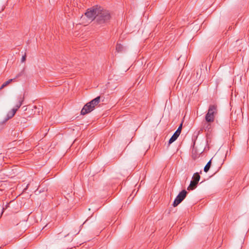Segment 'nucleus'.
Returning <instances> with one entry per match:
<instances>
[{
  "label": "nucleus",
  "instance_id": "nucleus-9",
  "mask_svg": "<svg viewBox=\"0 0 249 249\" xmlns=\"http://www.w3.org/2000/svg\"><path fill=\"white\" fill-rule=\"evenodd\" d=\"M100 99L101 97L100 96H98L94 98V99L92 100L91 101L89 102V104L91 105V107H93V108H95V106H97L99 103L100 102Z\"/></svg>",
  "mask_w": 249,
  "mask_h": 249
},
{
  "label": "nucleus",
  "instance_id": "nucleus-15",
  "mask_svg": "<svg viewBox=\"0 0 249 249\" xmlns=\"http://www.w3.org/2000/svg\"><path fill=\"white\" fill-rule=\"evenodd\" d=\"M182 126V124H180V125L179 126V127H178V129L176 131L177 133H178L179 135H180V134L181 133V131Z\"/></svg>",
  "mask_w": 249,
  "mask_h": 249
},
{
  "label": "nucleus",
  "instance_id": "nucleus-4",
  "mask_svg": "<svg viewBox=\"0 0 249 249\" xmlns=\"http://www.w3.org/2000/svg\"><path fill=\"white\" fill-rule=\"evenodd\" d=\"M200 176L198 173H195L193 177V180L191 181L190 185L188 186V190H193L194 189L197 184L199 179Z\"/></svg>",
  "mask_w": 249,
  "mask_h": 249
},
{
  "label": "nucleus",
  "instance_id": "nucleus-7",
  "mask_svg": "<svg viewBox=\"0 0 249 249\" xmlns=\"http://www.w3.org/2000/svg\"><path fill=\"white\" fill-rule=\"evenodd\" d=\"M26 222L23 221L22 223H19L17 224V230H19L20 232H23L26 230Z\"/></svg>",
  "mask_w": 249,
  "mask_h": 249
},
{
  "label": "nucleus",
  "instance_id": "nucleus-16",
  "mask_svg": "<svg viewBox=\"0 0 249 249\" xmlns=\"http://www.w3.org/2000/svg\"><path fill=\"white\" fill-rule=\"evenodd\" d=\"M26 57V53H24V54L22 56L21 60V62H24L25 61Z\"/></svg>",
  "mask_w": 249,
  "mask_h": 249
},
{
  "label": "nucleus",
  "instance_id": "nucleus-13",
  "mask_svg": "<svg viewBox=\"0 0 249 249\" xmlns=\"http://www.w3.org/2000/svg\"><path fill=\"white\" fill-rule=\"evenodd\" d=\"M13 80H14V79H11L3 83L0 88V90L9 85Z\"/></svg>",
  "mask_w": 249,
  "mask_h": 249
},
{
  "label": "nucleus",
  "instance_id": "nucleus-11",
  "mask_svg": "<svg viewBox=\"0 0 249 249\" xmlns=\"http://www.w3.org/2000/svg\"><path fill=\"white\" fill-rule=\"evenodd\" d=\"M124 50V47L121 44H117L116 47V50L118 53L122 52Z\"/></svg>",
  "mask_w": 249,
  "mask_h": 249
},
{
  "label": "nucleus",
  "instance_id": "nucleus-10",
  "mask_svg": "<svg viewBox=\"0 0 249 249\" xmlns=\"http://www.w3.org/2000/svg\"><path fill=\"white\" fill-rule=\"evenodd\" d=\"M179 136V134L175 132L169 141V144H171L175 141Z\"/></svg>",
  "mask_w": 249,
  "mask_h": 249
},
{
  "label": "nucleus",
  "instance_id": "nucleus-1",
  "mask_svg": "<svg viewBox=\"0 0 249 249\" xmlns=\"http://www.w3.org/2000/svg\"><path fill=\"white\" fill-rule=\"evenodd\" d=\"M85 15L91 21L94 19L96 24L100 26L107 24L111 18L108 11L98 6L88 9Z\"/></svg>",
  "mask_w": 249,
  "mask_h": 249
},
{
  "label": "nucleus",
  "instance_id": "nucleus-19",
  "mask_svg": "<svg viewBox=\"0 0 249 249\" xmlns=\"http://www.w3.org/2000/svg\"><path fill=\"white\" fill-rule=\"evenodd\" d=\"M23 108H25L24 109V110H27V108L26 107V106H24V107H23Z\"/></svg>",
  "mask_w": 249,
  "mask_h": 249
},
{
  "label": "nucleus",
  "instance_id": "nucleus-5",
  "mask_svg": "<svg viewBox=\"0 0 249 249\" xmlns=\"http://www.w3.org/2000/svg\"><path fill=\"white\" fill-rule=\"evenodd\" d=\"M94 110L93 107H92L91 105L89 104V103H87L83 107L81 110V113L82 115H85L87 113H89Z\"/></svg>",
  "mask_w": 249,
  "mask_h": 249
},
{
  "label": "nucleus",
  "instance_id": "nucleus-8",
  "mask_svg": "<svg viewBox=\"0 0 249 249\" xmlns=\"http://www.w3.org/2000/svg\"><path fill=\"white\" fill-rule=\"evenodd\" d=\"M212 122H207L205 120V122H204L202 124L201 130H204L205 131L209 132L211 129V123Z\"/></svg>",
  "mask_w": 249,
  "mask_h": 249
},
{
  "label": "nucleus",
  "instance_id": "nucleus-17",
  "mask_svg": "<svg viewBox=\"0 0 249 249\" xmlns=\"http://www.w3.org/2000/svg\"><path fill=\"white\" fill-rule=\"evenodd\" d=\"M21 187H22V185H20V184L17 185V188H20Z\"/></svg>",
  "mask_w": 249,
  "mask_h": 249
},
{
  "label": "nucleus",
  "instance_id": "nucleus-12",
  "mask_svg": "<svg viewBox=\"0 0 249 249\" xmlns=\"http://www.w3.org/2000/svg\"><path fill=\"white\" fill-rule=\"evenodd\" d=\"M211 161H212V160H209L208 162V163H207V164L205 165V166L204 167V171L205 172L207 173L209 170V169L211 167Z\"/></svg>",
  "mask_w": 249,
  "mask_h": 249
},
{
  "label": "nucleus",
  "instance_id": "nucleus-14",
  "mask_svg": "<svg viewBox=\"0 0 249 249\" xmlns=\"http://www.w3.org/2000/svg\"><path fill=\"white\" fill-rule=\"evenodd\" d=\"M23 100H24L23 97H22V98L21 97L19 99V104H17V106H16L17 111L18 110V109L21 106V105L22 104V102L23 101Z\"/></svg>",
  "mask_w": 249,
  "mask_h": 249
},
{
  "label": "nucleus",
  "instance_id": "nucleus-6",
  "mask_svg": "<svg viewBox=\"0 0 249 249\" xmlns=\"http://www.w3.org/2000/svg\"><path fill=\"white\" fill-rule=\"evenodd\" d=\"M16 114V108H13L12 110L9 111L7 114L6 118L4 121L1 122L0 124H1L5 123L8 120L11 119Z\"/></svg>",
  "mask_w": 249,
  "mask_h": 249
},
{
  "label": "nucleus",
  "instance_id": "nucleus-20",
  "mask_svg": "<svg viewBox=\"0 0 249 249\" xmlns=\"http://www.w3.org/2000/svg\"><path fill=\"white\" fill-rule=\"evenodd\" d=\"M18 142H20L19 143V144L22 143L21 142V140L18 141Z\"/></svg>",
  "mask_w": 249,
  "mask_h": 249
},
{
  "label": "nucleus",
  "instance_id": "nucleus-3",
  "mask_svg": "<svg viewBox=\"0 0 249 249\" xmlns=\"http://www.w3.org/2000/svg\"><path fill=\"white\" fill-rule=\"evenodd\" d=\"M187 194V192L185 190H183L181 192H180L173 202V205L174 207L177 206L180 203H181L182 201L185 198Z\"/></svg>",
  "mask_w": 249,
  "mask_h": 249
},
{
  "label": "nucleus",
  "instance_id": "nucleus-2",
  "mask_svg": "<svg viewBox=\"0 0 249 249\" xmlns=\"http://www.w3.org/2000/svg\"><path fill=\"white\" fill-rule=\"evenodd\" d=\"M216 106L215 105H210L208 112L205 116V120L207 122H213L214 115L216 113Z\"/></svg>",
  "mask_w": 249,
  "mask_h": 249
},
{
  "label": "nucleus",
  "instance_id": "nucleus-18",
  "mask_svg": "<svg viewBox=\"0 0 249 249\" xmlns=\"http://www.w3.org/2000/svg\"><path fill=\"white\" fill-rule=\"evenodd\" d=\"M29 185V184L26 185V187L23 189L24 191L26 189H27Z\"/></svg>",
  "mask_w": 249,
  "mask_h": 249
}]
</instances>
